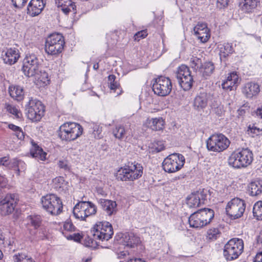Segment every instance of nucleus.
Wrapping results in <instances>:
<instances>
[{"mask_svg": "<svg viewBox=\"0 0 262 262\" xmlns=\"http://www.w3.org/2000/svg\"><path fill=\"white\" fill-rule=\"evenodd\" d=\"M253 160L252 151L248 148H243L233 151L229 157L228 163L235 169H241L248 167Z\"/></svg>", "mask_w": 262, "mask_h": 262, "instance_id": "1", "label": "nucleus"}, {"mask_svg": "<svg viewBox=\"0 0 262 262\" xmlns=\"http://www.w3.org/2000/svg\"><path fill=\"white\" fill-rule=\"evenodd\" d=\"M40 62L34 54H27L23 61V65L21 70L24 74L28 77L36 76L38 79L43 80L44 77L48 78V74L45 72H43V77L41 79L40 76L42 73L40 70Z\"/></svg>", "mask_w": 262, "mask_h": 262, "instance_id": "2", "label": "nucleus"}, {"mask_svg": "<svg viewBox=\"0 0 262 262\" xmlns=\"http://www.w3.org/2000/svg\"><path fill=\"white\" fill-rule=\"evenodd\" d=\"M143 174V167L135 162H128L118 171L117 178L122 181H133L140 178Z\"/></svg>", "mask_w": 262, "mask_h": 262, "instance_id": "3", "label": "nucleus"}, {"mask_svg": "<svg viewBox=\"0 0 262 262\" xmlns=\"http://www.w3.org/2000/svg\"><path fill=\"white\" fill-rule=\"evenodd\" d=\"M83 128L75 122H66L62 124L58 130V136L62 141H74L82 134Z\"/></svg>", "mask_w": 262, "mask_h": 262, "instance_id": "4", "label": "nucleus"}, {"mask_svg": "<svg viewBox=\"0 0 262 262\" xmlns=\"http://www.w3.org/2000/svg\"><path fill=\"white\" fill-rule=\"evenodd\" d=\"M42 208L52 215H58L62 212L61 200L54 194H48L41 198Z\"/></svg>", "mask_w": 262, "mask_h": 262, "instance_id": "5", "label": "nucleus"}, {"mask_svg": "<svg viewBox=\"0 0 262 262\" xmlns=\"http://www.w3.org/2000/svg\"><path fill=\"white\" fill-rule=\"evenodd\" d=\"M243 249V241L241 238H233L225 244L223 255L227 260H232L238 257Z\"/></svg>", "mask_w": 262, "mask_h": 262, "instance_id": "6", "label": "nucleus"}, {"mask_svg": "<svg viewBox=\"0 0 262 262\" xmlns=\"http://www.w3.org/2000/svg\"><path fill=\"white\" fill-rule=\"evenodd\" d=\"M64 43V37L61 34L53 33L46 39L45 51L49 55H57L62 51Z\"/></svg>", "mask_w": 262, "mask_h": 262, "instance_id": "7", "label": "nucleus"}, {"mask_svg": "<svg viewBox=\"0 0 262 262\" xmlns=\"http://www.w3.org/2000/svg\"><path fill=\"white\" fill-rule=\"evenodd\" d=\"M91 233L95 239L108 241L114 234L112 225L108 222L97 223L91 230Z\"/></svg>", "mask_w": 262, "mask_h": 262, "instance_id": "8", "label": "nucleus"}, {"mask_svg": "<svg viewBox=\"0 0 262 262\" xmlns=\"http://www.w3.org/2000/svg\"><path fill=\"white\" fill-rule=\"evenodd\" d=\"M230 141L222 134L212 135L206 141L208 150L220 152L226 150L230 145Z\"/></svg>", "mask_w": 262, "mask_h": 262, "instance_id": "9", "label": "nucleus"}, {"mask_svg": "<svg viewBox=\"0 0 262 262\" xmlns=\"http://www.w3.org/2000/svg\"><path fill=\"white\" fill-rule=\"evenodd\" d=\"M97 212L96 205L89 201L78 202L73 208V215L76 219L81 221H85L86 218L93 215Z\"/></svg>", "mask_w": 262, "mask_h": 262, "instance_id": "10", "label": "nucleus"}, {"mask_svg": "<svg viewBox=\"0 0 262 262\" xmlns=\"http://www.w3.org/2000/svg\"><path fill=\"white\" fill-rule=\"evenodd\" d=\"M185 163L184 157L180 154H173L166 158L162 163L165 172H175L182 168Z\"/></svg>", "mask_w": 262, "mask_h": 262, "instance_id": "11", "label": "nucleus"}, {"mask_svg": "<svg viewBox=\"0 0 262 262\" xmlns=\"http://www.w3.org/2000/svg\"><path fill=\"white\" fill-rule=\"evenodd\" d=\"M28 118L32 121H38L44 115L45 107L41 102L31 98L26 105Z\"/></svg>", "mask_w": 262, "mask_h": 262, "instance_id": "12", "label": "nucleus"}, {"mask_svg": "<svg viewBox=\"0 0 262 262\" xmlns=\"http://www.w3.org/2000/svg\"><path fill=\"white\" fill-rule=\"evenodd\" d=\"M152 89L157 95L166 96L170 93L172 90L171 80L168 77L159 76L155 79Z\"/></svg>", "mask_w": 262, "mask_h": 262, "instance_id": "13", "label": "nucleus"}, {"mask_svg": "<svg viewBox=\"0 0 262 262\" xmlns=\"http://www.w3.org/2000/svg\"><path fill=\"white\" fill-rule=\"evenodd\" d=\"M176 78L181 87L184 91L190 90L193 79L189 68L185 65L180 66L176 73Z\"/></svg>", "mask_w": 262, "mask_h": 262, "instance_id": "14", "label": "nucleus"}, {"mask_svg": "<svg viewBox=\"0 0 262 262\" xmlns=\"http://www.w3.org/2000/svg\"><path fill=\"white\" fill-rule=\"evenodd\" d=\"M246 204L242 199L236 198L231 200L226 208L227 214L232 219L241 217L245 210Z\"/></svg>", "mask_w": 262, "mask_h": 262, "instance_id": "15", "label": "nucleus"}, {"mask_svg": "<svg viewBox=\"0 0 262 262\" xmlns=\"http://www.w3.org/2000/svg\"><path fill=\"white\" fill-rule=\"evenodd\" d=\"M16 199L14 194H8L0 201V209L2 214L6 215L11 213L14 210Z\"/></svg>", "mask_w": 262, "mask_h": 262, "instance_id": "16", "label": "nucleus"}, {"mask_svg": "<svg viewBox=\"0 0 262 262\" xmlns=\"http://www.w3.org/2000/svg\"><path fill=\"white\" fill-rule=\"evenodd\" d=\"M207 195L204 190L191 193L187 199V204L190 208L199 207L206 201Z\"/></svg>", "mask_w": 262, "mask_h": 262, "instance_id": "17", "label": "nucleus"}, {"mask_svg": "<svg viewBox=\"0 0 262 262\" xmlns=\"http://www.w3.org/2000/svg\"><path fill=\"white\" fill-rule=\"evenodd\" d=\"M259 92V85L254 82H247L242 88V92L247 99H252L257 96Z\"/></svg>", "mask_w": 262, "mask_h": 262, "instance_id": "18", "label": "nucleus"}, {"mask_svg": "<svg viewBox=\"0 0 262 262\" xmlns=\"http://www.w3.org/2000/svg\"><path fill=\"white\" fill-rule=\"evenodd\" d=\"M195 35L202 42H207L210 38L209 30L207 24L204 23H198L193 28Z\"/></svg>", "mask_w": 262, "mask_h": 262, "instance_id": "19", "label": "nucleus"}, {"mask_svg": "<svg viewBox=\"0 0 262 262\" xmlns=\"http://www.w3.org/2000/svg\"><path fill=\"white\" fill-rule=\"evenodd\" d=\"M45 5L44 0H31L27 7V13L32 17L37 16L42 12Z\"/></svg>", "mask_w": 262, "mask_h": 262, "instance_id": "20", "label": "nucleus"}, {"mask_svg": "<svg viewBox=\"0 0 262 262\" xmlns=\"http://www.w3.org/2000/svg\"><path fill=\"white\" fill-rule=\"evenodd\" d=\"M140 238L133 233H125L122 236L120 242L124 246L132 248L140 243Z\"/></svg>", "mask_w": 262, "mask_h": 262, "instance_id": "21", "label": "nucleus"}, {"mask_svg": "<svg viewBox=\"0 0 262 262\" xmlns=\"http://www.w3.org/2000/svg\"><path fill=\"white\" fill-rule=\"evenodd\" d=\"M239 83V78L236 73H230L224 80L222 84L223 89L227 91H231L236 89Z\"/></svg>", "mask_w": 262, "mask_h": 262, "instance_id": "22", "label": "nucleus"}, {"mask_svg": "<svg viewBox=\"0 0 262 262\" xmlns=\"http://www.w3.org/2000/svg\"><path fill=\"white\" fill-rule=\"evenodd\" d=\"M55 2L57 7L60 8L65 14H68L70 12L76 13V5L72 0H55Z\"/></svg>", "mask_w": 262, "mask_h": 262, "instance_id": "23", "label": "nucleus"}, {"mask_svg": "<svg viewBox=\"0 0 262 262\" xmlns=\"http://www.w3.org/2000/svg\"><path fill=\"white\" fill-rule=\"evenodd\" d=\"M208 101V94L206 92L200 93L194 99L193 106L194 109L197 111L204 110L207 106Z\"/></svg>", "mask_w": 262, "mask_h": 262, "instance_id": "24", "label": "nucleus"}, {"mask_svg": "<svg viewBox=\"0 0 262 262\" xmlns=\"http://www.w3.org/2000/svg\"><path fill=\"white\" fill-rule=\"evenodd\" d=\"M19 51L16 48L8 49L3 57L4 62L9 65L14 64L19 57Z\"/></svg>", "mask_w": 262, "mask_h": 262, "instance_id": "25", "label": "nucleus"}, {"mask_svg": "<svg viewBox=\"0 0 262 262\" xmlns=\"http://www.w3.org/2000/svg\"><path fill=\"white\" fill-rule=\"evenodd\" d=\"M99 203L102 209L108 215H112L117 211V204L115 201L109 200L100 199Z\"/></svg>", "mask_w": 262, "mask_h": 262, "instance_id": "26", "label": "nucleus"}, {"mask_svg": "<svg viewBox=\"0 0 262 262\" xmlns=\"http://www.w3.org/2000/svg\"><path fill=\"white\" fill-rule=\"evenodd\" d=\"M220 56L221 60L226 59L234 52L232 43L224 42L219 46Z\"/></svg>", "mask_w": 262, "mask_h": 262, "instance_id": "27", "label": "nucleus"}, {"mask_svg": "<svg viewBox=\"0 0 262 262\" xmlns=\"http://www.w3.org/2000/svg\"><path fill=\"white\" fill-rule=\"evenodd\" d=\"M146 123L149 127L154 130L163 129L165 122L162 117L148 118Z\"/></svg>", "mask_w": 262, "mask_h": 262, "instance_id": "28", "label": "nucleus"}, {"mask_svg": "<svg viewBox=\"0 0 262 262\" xmlns=\"http://www.w3.org/2000/svg\"><path fill=\"white\" fill-rule=\"evenodd\" d=\"M198 211L192 213L189 217L188 222L192 228H201L206 226Z\"/></svg>", "mask_w": 262, "mask_h": 262, "instance_id": "29", "label": "nucleus"}, {"mask_svg": "<svg viewBox=\"0 0 262 262\" xmlns=\"http://www.w3.org/2000/svg\"><path fill=\"white\" fill-rule=\"evenodd\" d=\"M9 93L12 98L18 101L22 100L24 98V90L19 85H10L9 88Z\"/></svg>", "mask_w": 262, "mask_h": 262, "instance_id": "30", "label": "nucleus"}, {"mask_svg": "<svg viewBox=\"0 0 262 262\" xmlns=\"http://www.w3.org/2000/svg\"><path fill=\"white\" fill-rule=\"evenodd\" d=\"M248 190L251 196H258L262 193V180L257 179L248 186Z\"/></svg>", "mask_w": 262, "mask_h": 262, "instance_id": "31", "label": "nucleus"}, {"mask_svg": "<svg viewBox=\"0 0 262 262\" xmlns=\"http://www.w3.org/2000/svg\"><path fill=\"white\" fill-rule=\"evenodd\" d=\"M258 0H244L239 4L241 10L245 13L251 12L256 8Z\"/></svg>", "mask_w": 262, "mask_h": 262, "instance_id": "32", "label": "nucleus"}, {"mask_svg": "<svg viewBox=\"0 0 262 262\" xmlns=\"http://www.w3.org/2000/svg\"><path fill=\"white\" fill-rule=\"evenodd\" d=\"M12 258L14 262H35L32 256L25 251L16 252Z\"/></svg>", "mask_w": 262, "mask_h": 262, "instance_id": "33", "label": "nucleus"}, {"mask_svg": "<svg viewBox=\"0 0 262 262\" xmlns=\"http://www.w3.org/2000/svg\"><path fill=\"white\" fill-rule=\"evenodd\" d=\"M198 211L206 226L209 224L214 217V213L212 209L205 208Z\"/></svg>", "mask_w": 262, "mask_h": 262, "instance_id": "34", "label": "nucleus"}, {"mask_svg": "<svg viewBox=\"0 0 262 262\" xmlns=\"http://www.w3.org/2000/svg\"><path fill=\"white\" fill-rule=\"evenodd\" d=\"M31 155L35 158L41 161H45L46 159V152H44L42 149L36 144H33L32 148L30 150Z\"/></svg>", "mask_w": 262, "mask_h": 262, "instance_id": "35", "label": "nucleus"}, {"mask_svg": "<svg viewBox=\"0 0 262 262\" xmlns=\"http://www.w3.org/2000/svg\"><path fill=\"white\" fill-rule=\"evenodd\" d=\"M214 69V66L212 62H206L202 65L200 71L202 76L207 79L213 73Z\"/></svg>", "mask_w": 262, "mask_h": 262, "instance_id": "36", "label": "nucleus"}, {"mask_svg": "<svg viewBox=\"0 0 262 262\" xmlns=\"http://www.w3.org/2000/svg\"><path fill=\"white\" fill-rule=\"evenodd\" d=\"M25 168V163L24 161L17 159H13L9 161L8 168L14 169L18 171L19 173L20 170H23Z\"/></svg>", "mask_w": 262, "mask_h": 262, "instance_id": "37", "label": "nucleus"}, {"mask_svg": "<svg viewBox=\"0 0 262 262\" xmlns=\"http://www.w3.org/2000/svg\"><path fill=\"white\" fill-rule=\"evenodd\" d=\"M8 128L14 132V135L20 140L25 138V133L21 128L13 124H9Z\"/></svg>", "mask_w": 262, "mask_h": 262, "instance_id": "38", "label": "nucleus"}, {"mask_svg": "<svg viewBox=\"0 0 262 262\" xmlns=\"http://www.w3.org/2000/svg\"><path fill=\"white\" fill-rule=\"evenodd\" d=\"M28 224H31L35 229H37L41 225V217L38 215H31L27 217Z\"/></svg>", "mask_w": 262, "mask_h": 262, "instance_id": "39", "label": "nucleus"}, {"mask_svg": "<svg viewBox=\"0 0 262 262\" xmlns=\"http://www.w3.org/2000/svg\"><path fill=\"white\" fill-rule=\"evenodd\" d=\"M254 216L259 220H262V202L258 201L256 203L253 208Z\"/></svg>", "mask_w": 262, "mask_h": 262, "instance_id": "40", "label": "nucleus"}, {"mask_svg": "<svg viewBox=\"0 0 262 262\" xmlns=\"http://www.w3.org/2000/svg\"><path fill=\"white\" fill-rule=\"evenodd\" d=\"M221 232L217 228H212L207 231V237L211 241H215L221 235Z\"/></svg>", "mask_w": 262, "mask_h": 262, "instance_id": "41", "label": "nucleus"}, {"mask_svg": "<svg viewBox=\"0 0 262 262\" xmlns=\"http://www.w3.org/2000/svg\"><path fill=\"white\" fill-rule=\"evenodd\" d=\"M190 66L194 71L200 70L202 67V60L200 58L193 56L190 60Z\"/></svg>", "mask_w": 262, "mask_h": 262, "instance_id": "42", "label": "nucleus"}, {"mask_svg": "<svg viewBox=\"0 0 262 262\" xmlns=\"http://www.w3.org/2000/svg\"><path fill=\"white\" fill-rule=\"evenodd\" d=\"M113 134L114 136L119 139H122L125 134V130L122 126H117L113 130Z\"/></svg>", "mask_w": 262, "mask_h": 262, "instance_id": "43", "label": "nucleus"}, {"mask_svg": "<svg viewBox=\"0 0 262 262\" xmlns=\"http://www.w3.org/2000/svg\"><path fill=\"white\" fill-rule=\"evenodd\" d=\"M97 240L94 237L92 238L89 236H86L83 240V244L86 247L95 248L97 245Z\"/></svg>", "mask_w": 262, "mask_h": 262, "instance_id": "44", "label": "nucleus"}, {"mask_svg": "<svg viewBox=\"0 0 262 262\" xmlns=\"http://www.w3.org/2000/svg\"><path fill=\"white\" fill-rule=\"evenodd\" d=\"M63 228L64 231L62 232L63 234H66V231L74 232L76 230V228L74 226L71 220H67L63 224Z\"/></svg>", "mask_w": 262, "mask_h": 262, "instance_id": "45", "label": "nucleus"}, {"mask_svg": "<svg viewBox=\"0 0 262 262\" xmlns=\"http://www.w3.org/2000/svg\"><path fill=\"white\" fill-rule=\"evenodd\" d=\"M5 108L9 113L15 115V116H17V117H19V112L18 109L15 106L9 103H6Z\"/></svg>", "mask_w": 262, "mask_h": 262, "instance_id": "46", "label": "nucleus"}, {"mask_svg": "<svg viewBox=\"0 0 262 262\" xmlns=\"http://www.w3.org/2000/svg\"><path fill=\"white\" fill-rule=\"evenodd\" d=\"M93 134L94 137L96 139H100L102 137V127L97 124H94L93 126Z\"/></svg>", "mask_w": 262, "mask_h": 262, "instance_id": "47", "label": "nucleus"}, {"mask_svg": "<svg viewBox=\"0 0 262 262\" xmlns=\"http://www.w3.org/2000/svg\"><path fill=\"white\" fill-rule=\"evenodd\" d=\"M68 239L73 240L75 242H79L82 238V235L79 233H75L69 235H66Z\"/></svg>", "mask_w": 262, "mask_h": 262, "instance_id": "48", "label": "nucleus"}, {"mask_svg": "<svg viewBox=\"0 0 262 262\" xmlns=\"http://www.w3.org/2000/svg\"><path fill=\"white\" fill-rule=\"evenodd\" d=\"M28 0H11L14 7L17 9L22 8Z\"/></svg>", "mask_w": 262, "mask_h": 262, "instance_id": "49", "label": "nucleus"}, {"mask_svg": "<svg viewBox=\"0 0 262 262\" xmlns=\"http://www.w3.org/2000/svg\"><path fill=\"white\" fill-rule=\"evenodd\" d=\"M58 165L59 167L66 170H69L70 169L69 163L67 161L60 160L58 163Z\"/></svg>", "mask_w": 262, "mask_h": 262, "instance_id": "50", "label": "nucleus"}, {"mask_svg": "<svg viewBox=\"0 0 262 262\" xmlns=\"http://www.w3.org/2000/svg\"><path fill=\"white\" fill-rule=\"evenodd\" d=\"M213 111L218 116H221L223 114L224 110V107L222 105H219L216 107L213 108Z\"/></svg>", "mask_w": 262, "mask_h": 262, "instance_id": "51", "label": "nucleus"}, {"mask_svg": "<svg viewBox=\"0 0 262 262\" xmlns=\"http://www.w3.org/2000/svg\"><path fill=\"white\" fill-rule=\"evenodd\" d=\"M229 0H217V6L220 9L227 6Z\"/></svg>", "mask_w": 262, "mask_h": 262, "instance_id": "52", "label": "nucleus"}, {"mask_svg": "<svg viewBox=\"0 0 262 262\" xmlns=\"http://www.w3.org/2000/svg\"><path fill=\"white\" fill-rule=\"evenodd\" d=\"M9 164V161L8 157H4L0 158V165H3L8 168Z\"/></svg>", "mask_w": 262, "mask_h": 262, "instance_id": "53", "label": "nucleus"}, {"mask_svg": "<svg viewBox=\"0 0 262 262\" xmlns=\"http://www.w3.org/2000/svg\"><path fill=\"white\" fill-rule=\"evenodd\" d=\"M147 36L146 32L143 30L140 32H137L135 35V39H139L141 38H144Z\"/></svg>", "mask_w": 262, "mask_h": 262, "instance_id": "54", "label": "nucleus"}, {"mask_svg": "<svg viewBox=\"0 0 262 262\" xmlns=\"http://www.w3.org/2000/svg\"><path fill=\"white\" fill-rule=\"evenodd\" d=\"M7 184V179L2 175L0 174V187H4Z\"/></svg>", "mask_w": 262, "mask_h": 262, "instance_id": "55", "label": "nucleus"}, {"mask_svg": "<svg viewBox=\"0 0 262 262\" xmlns=\"http://www.w3.org/2000/svg\"><path fill=\"white\" fill-rule=\"evenodd\" d=\"M254 262H262V250L256 254Z\"/></svg>", "mask_w": 262, "mask_h": 262, "instance_id": "56", "label": "nucleus"}, {"mask_svg": "<svg viewBox=\"0 0 262 262\" xmlns=\"http://www.w3.org/2000/svg\"><path fill=\"white\" fill-rule=\"evenodd\" d=\"M248 131H250V132L253 134L258 135L260 133V129L259 128L253 126L251 127L250 126H249L248 127Z\"/></svg>", "mask_w": 262, "mask_h": 262, "instance_id": "57", "label": "nucleus"}, {"mask_svg": "<svg viewBox=\"0 0 262 262\" xmlns=\"http://www.w3.org/2000/svg\"><path fill=\"white\" fill-rule=\"evenodd\" d=\"M257 117L262 119V107H259L256 109L255 112Z\"/></svg>", "mask_w": 262, "mask_h": 262, "instance_id": "58", "label": "nucleus"}, {"mask_svg": "<svg viewBox=\"0 0 262 262\" xmlns=\"http://www.w3.org/2000/svg\"><path fill=\"white\" fill-rule=\"evenodd\" d=\"M116 76L114 75H110L108 77V85L113 84L115 81H116Z\"/></svg>", "mask_w": 262, "mask_h": 262, "instance_id": "59", "label": "nucleus"}, {"mask_svg": "<svg viewBox=\"0 0 262 262\" xmlns=\"http://www.w3.org/2000/svg\"><path fill=\"white\" fill-rule=\"evenodd\" d=\"M111 90L116 91L117 89H119L120 84L116 81L113 84L109 85Z\"/></svg>", "mask_w": 262, "mask_h": 262, "instance_id": "60", "label": "nucleus"}, {"mask_svg": "<svg viewBox=\"0 0 262 262\" xmlns=\"http://www.w3.org/2000/svg\"><path fill=\"white\" fill-rule=\"evenodd\" d=\"M160 144L159 145V146H158V147H155V150L158 152L162 151L165 148L163 144H162L161 142H160Z\"/></svg>", "mask_w": 262, "mask_h": 262, "instance_id": "61", "label": "nucleus"}, {"mask_svg": "<svg viewBox=\"0 0 262 262\" xmlns=\"http://www.w3.org/2000/svg\"><path fill=\"white\" fill-rule=\"evenodd\" d=\"M128 262H146L144 260L140 258H135L130 259Z\"/></svg>", "mask_w": 262, "mask_h": 262, "instance_id": "62", "label": "nucleus"}, {"mask_svg": "<svg viewBox=\"0 0 262 262\" xmlns=\"http://www.w3.org/2000/svg\"><path fill=\"white\" fill-rule=\"evenodd\" d=\"M238 116H242L245 113V111L243 109H239L237 111Z\"/></svg>", "mask_w": 262, "mask_h": 262, "instance_id": "63", "label": "nucleus"}, {"mask_svg": "<svg viewBox=\"0 0 262 262\" xmlns=\"http://www.w3.org/2000/svg\"><path fill=\"white\" fill-rule=\"evenodd\" d=\"M83 262H91V258H88L85 260H82Z\"/></svg>", "mask_w": 262, "mask_h": 262, "instance_id": "64", "label": "nucleus"}]
</instances>
